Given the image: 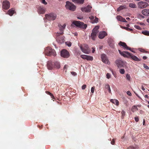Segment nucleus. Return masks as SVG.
<instances>
[{"label": "nucleus", "instance_id": "obj_42", "mask_svg": "<svg viewBox=\"0 0 149 149\" xmlns=\"http://www.w3.org/2000/svg\"><path fill=\"white\" fill-rule=\"evenodd\" d=\"M89 18L92 21L94 19V17L93 16H91L89 17Z\"/></svg>", "mask_w": 149, "mask_h": 149}, {"label": "nucleus", "instance_id": "obj_64", "mask_svg": "<svg viewBox=\"0 0 149 149\" xmlns=\"http://www.w3.org/2000/svg\"><path fill=\"white\" fill-rule=\"evenodd\" d=\"M147 21L149 23V18L147 19Z\"/></svg>", "mask_w": 149, "mask_h": 149}, {"label": "nucleus", "instance_id": "obj_37", "mask_svg": "<svg viewBox=\"0 0 149 149\" xmlns=\"http://www.w3.org/2000/svg\"><path fill=\"white\" fill-rule=\"evenodd\" d=\"M135 28L136 29L138 30H141V28L138 25H135L134 26Z\"/></svg>", "mask_w": 149, "mask_h": 149}, {"label": "nucleus", "instance_id": "obj_28", "mask_svg": "<svg viewBox=\"0 0 149 149\" xmlns=\"http://www.w3.org/2000/svg\"><path fill=\"white\" fill-rule=\"evenodd\" d=\"M129 6L132 8H135L136 7V5L135 4L132 3H131L129 4Z\"/></svg>", "mask_w": 149, "mask_h": 149}, {"label": "nucleus", "instance_id": "obj_11", "mask_svg": "<svg viewBox=\"0 0 149 149\" xmlns=\"http://www.w3.org/2000/svg\"><path fill=\"white\" fill-rule=\"evenodd\" d=\"M92 8V6L89 5H88L86 7L81 8V10L83 12H89L91 11V10Z\"/></svg>", "mask_w": 149, "mask_h": 149}, {"label": "nucleus", "instance_id": "obj_43", "mask_svg": "<svg viewBox=\"0 0 149 149\" xmlns=\"http://www.w3.org/2000/svg\"><path fill=\"white\" fill-rule=\"evenodd\" d=\"M68 66L67 65H64V69H66V70L65 71V72H66L67 70V68L68 67Z\"/></svg>", "mask_w": 149, "mask_h": 149}, {"label": "nucleus", "instance_id": "obj_44", "mask_svg": "<svg viewBox=\"0 0 149 149\" xmlns=\"http://www.w3.org/2000/svg\"><path fill=\"white\" fill-rule=\"evenodd\" d=\"M86 87V85L84 84L81 87V88L83 90H84L85 89Z\"/></svg>", "mask_w": 149, "mask_h": 149}, {"label": "nucleus", "instance_id": "obj_14", "mask_svg": "<svg viewBox=\"0 0 149 149\" xmlns=\"http://www.w3.org/2000/svg\"><path fill=\"white\" fill-rule=\"evenodd\" d=\"M118 45L123 47L124 48L126 49L127 50H131L130 48L129 47L125 42L120 41L118 43Z\"/></svg>", "mask_w": 149, "mask_h": 149}, {"label": "nucleus", "instance_id": "obj_3", "mask_svg": "<svg viewBox=\"0 0 149 149\" xmlns=\"http://www.w3.org/2000/svg\"><path fill=\"white\" fill-rule=\"evenodd\" d=\"M80 47L81 51L85 54H88L91 52V49L86 44L81 45Z\"/></svg>", "mask_w": 149, "mask_h": 149}, {"label": "nucleus", "instance_id": "obj_10", "mask_svg": "<svg viewBox=\"0 0 149 149\" xmlns=\"http://www.w3.org/2000/svg\"><path fill=\"white\" fill-rule=\"evenodd\" d=\"M47 65V68L49 70H52L55 67L54 64V62H52V61H48Z\"/></svg>", "mask_w": 149, "mask_h": 149}, {"label": "nucleus", "instance_id": "obj_31", "mask_svg": "<svg viewBox=\"0 0 149 149\" xmlns=\"http://www.w3.org/2000/svg\"><path fill=\"white\" fill-rule=\"evenodd\" d=\"M98 21V18L95 17V19L93 21H91V23L93 24L97 23Z\"/></svg>", "mask_w": 149, "mask_h": 149}, {"label": "nucleus", "instance_id": "obj_36", "mask_svg": "<svg viewBox=\"0 0 149 149\" xmlns=\"http://www.w3.org/2000/svg\"><path fill=\"white\" fill-rule=\"evenodd\" d=\"M66 45L68 46V47H70L71 45V43L70 42H65Z\"/></svg>", "mask_w": 149, "mask_h": 149}, {"label": "nucleus", "instance_id": "obj_24", "mask_svg": "<svg viewBox=\"0 0 149 149\" xmlns=\"http://www.w3.org/2000/svg\"><path fill=\"white\" fill-rule=\"evenodd\" d=\"M54 67L57 68H59L60 67V64L59 62L56 61L54 62Z\"/></svg>", "mask_w": 149, "mask_h": 149}, {"label": "nucleus", "instance_id": "obj_15", "mask_svg": "<svg viewBox=\"0 0 149 149\" xmlns=\"http://www.w3.org/2000/svg\"><path fill=\"white\" fill-rule=\"evenodd\" d=\"M66 26V25L65 24H64L63 26H62L60 24H59L58 25V27L61 31V32H60L59 33H58V34H62L63 33V29L65 28Z\"/></svg>", "mask_w": 149, "mask_h": 149}, {"label": "nucleus", "instance_id": "obj_49", "mask_svg": "<svg viewBox=\"0 0 149 149\" xmlns=\"http://www.w3.org/2000/svg\"><path fill=\"white\" fill-rule=\"evenodd\" d=\"M42 3L45 5H46L47 4V3L45 1V0H42Z\"/></svg>", "mask_w": 149, "mask_h": 149}, {"label": "nucleus", "instance_id": "obj_13", "mask_svg": "<svg viewBox=\"0 0 149 149\" xmlns=\"http://www.w3.org/2000/svg\"><path fill=\"white\" fill-rule=\"evenodd\" d=\"M107 35V33L105 31H102L100 32L98 36V38L101 39L104 38V37Z\"/></svg>", "mask_w": 149, "mask_h": 149}, {"label": "nucleus", "instance_id": "obj_25", "mask_svg": "<svg viewBox=\"0 0 149 149\" xmlns=\"http://www.w3.org/2000/svg\"><path fill=\"white\" fill-rule=\"evenodd\" d=\"M73 2L74 3H77L79 4H83L84 2V0H72Z\"/></svg>", "mask_w": 149, "mask_h": 149}, {"label": "nucleus", "instance_id": "obj_53", "mask_svg": "<svg viewBox=\"0 0 149 149\" xmlns=\"http://www.w3.org/2000/svg\"><path fill=\"white\" fill-rule=\"evenodd\" d=\"M139 148L138 146H134V149H138Z\"/></svg>", "mask_w": 149, "mask_h": 149}, {"label": "nucleus", "instance_id": "obj_40", "mask_svg": "<svg viewBox=\"0 0 149 149\" xmlns=\"http://www.w3.org/2000/svg\"><path fill=\"white\" fill-rule=\"evenodd\" d=\"M71 73L74 76H75L77 75V73L74 72H71Z\"/></svg>", "mask_w": 149, "mask_h": 149}, {"label": "nucleus", "instance_id": "obj_5", "mask_svg": "<svg viewBox=\"0 0 149 149\" xmlns=\"http://www.w3.org/2000/svg\"><path fill=\"white\" fill-rule=\"evenodd\" d=\"M115 63L117 66L119 68L122 67L125 68L126 66V62L120 60H117L115 61Z\"/></svg>", "mask_w": 149, "mask_h": 149}, {"label": "nucleus", "instance_id": "obj_16", "mask_svg": "<svg viewBox=\"0 0 149 149\" xmlns=\"http://www.w3.org/2000/svg\"><path fill=\"white\" fill-rule=\"evenodd\" d=\"M38 12L39 14H44L45 11V9L43 7L40 6L38 8Z\"/></svg>", "mask_w": 149, "mask_h": 149}, {"label": "nucleus", "instance_id": "obj_38", "mask_svg": "<svg viewBox=\"0 0 149 149\" xmlns=\"http://www.w3.org/2000/svg\"><path fill=\"white\" fill-rule=\"evenodd\" d=\"M95 89V87L94 86H93L91 88V91L92 93H94Z\"/></svg>", "mask_w": 149, "mask_h": 149}, {"label": "nucleus", "instance_id": "obj_7", "mask_svg": "<svg viewBox=\"0 0 149 149\" xmlns=\"http://www.w3.org/2000/svg\"><path fill=\"white\" fill-rule=\"evenodd\" d=\"M45 17L46 19L49 20H54L56 18V15L53 13H51L49 14H46Z\"/></svg>", "mask_w": 149, "mask_h": 149}, {"label": "nucleus", "instance_id": "obj_35", "mask_svg": "<svg viewBox=\"0 0 149 149\" xmlns=\"http://www.w3.org/2000/svg\"><path fill=\"white\" fill-rule=\"evenodd\" d=\"M126 77L127 79L128 80L130 81V74H127L126 75Z\"/></svg>", "mask_w": 149, "mask_h": 149}, {"label": "nucleus", "instance_id": "obj_34", "mask_svg": "<svg viewBox=\"0 0 149 149\" xmlns=\"http://www.w3.org/2000/svg\"><path fill=\"white\" fill-rule=\"evenodd\" d=\"M119 72L121 74H124L125 72V70L124 69H120L119 70Z\"/></svg>", "mask_w": 149, "mask_h": 149}, {"label": "nucleus", "instance_id": "obj_51", "mask_svg": "<svg viewBox=\"0 0 149 149\" xmlns=\"http://www.w3.org/2000/svg\"><path fill=\"white\" fill-rule=\"evenodd\" d=\"M127 149H134L133 146H130L127 148Z\"/></svg>", "mask_w": 149, "mask_h": 149}, {"label": "nucleus", "instance_id": "obj_57", "mask_svg": "<svg viewBox=\"0 0 149 149\" xmlns=\"http://www.w3.org/2000/svg\"><path fill=\"white\" fill-rule=\"evenodd\" d=\"M139 24L141 25H144L145 24L143 23H140Z\"/></svg>", "mask_w": 149, "mask_h": 149}, {"label": "nucleus", "instance_id": "obj_60", "mask_svg": "<svg viewBox=\"0 0 149 149\" xmlns=\"http://www.w3.org/2000/svg\"><path fill=\"white\" fill-rule=\"evenodd\" d=\"M147 58V56H143V59L144 60H145Z\"/></svg>", "mask_w": 149, "mask_h": 149}, {"label": "nucleus", "instance_id": "obj_23", "mask_svg": "<svg viewBox=\"0 0 149 149\" xmlns=\"http://www.w3.org/2000/svg\"><path fill=\"white\" fill-rule=\"evenodd\" d=\"M129 57V58L135 61H140V59L138 58L137 56H127Z\"/></svg>", "mask_w": 149, "mask_h": 149}, {"label": "nucleus", "instance_id": "obj_1", "mask_svg": "<svg viewBox=\"0 0 149 149\" xmlns=\"http://www.w3.org/2000/svg\"><path fill=\"white\" fill-rule=\"evenodd\" d=\"M44 52L45 55L47 56H56V55L55 50L52 49L49 47L46 48Z\"/></svg>", "mask_w": 149, "mask_h": 149}, {"label": "nucleus", "instance_id": "obj_19", "mask_svg": "<svg viewBox=\"0 0 149 149\" xmlns=\"http://www.w3.org/2000/svg\"><path fill=\"white\" fill-rule=\"evenodd\" d=\"M57 40L58 42L59 43H63L65 41L64 37L62 36L58 38L57 39Z\"/></svg>", "mask_w": 149, "mask_h": 149}, {"label": "nucleus", "instance_id": "obj_21", "mask_svg": "<svg viewBox=\"0 0 149 149\" xmlns=\"http://www.w3.org/2000/svg\"><path fill=\"white\" fill-rule=\"evenodd\" d=\"M117 19L120 22H127L126 21V19L121 17L120 16L118 15L116 17Z\"/></svg>", "mask_w": 149, "mask_h": 149}, {"label": "nucleus", "instance_id": "obj_22", "mask_svg": "<svg viewBox=\"0 0 149 149\" xmlns=\"http://www.w3.org/2000/svg\"><path fill=\"white\" fill-rule=\"evenodd\" d=\"M81 58L84 60L87 61H92L93 59V56H81Z\"/></svg>", "mask_w": 149, "mask_h": 149}, {"label": "nucleus", "instance_id": "obj_41", "mask_svg": "<svg viewBox=\"0 0 149 149\" xmlns=\"http://www.w3.org/2000/svg\"><path fill=\"white\" fill-rule=\"evenodd\" d=\"M143 67L147 70L149 69V67L145 64H143Z\"/></svg>", "mask_w": 149, "mask_h": 149}, {"label": "nucleus", "instance_id": "obj_26", "mask_svg": "<svg viewBox=\"0 0 149 149\" xmlns=\"http://www.w3.org/2000/svg\"><path fill=\"white\" fill-rule=\"evenodd\" d=\"M14 13V10L13 8H12L11 9L9 10L8 11V14L10 16L13 15Z\"/></svg>", "mask_w": 149, "mask_h": 149}, {"label": "nucleus", "instance_id": "obj_47", "mask_svg": "<svg viewBox=\"0 0 149 149\" xmlns=\"http://www.w3.org/2000/svg\"><path fill=\"white\" fill-rule=\"evenodd\" d=\"M111 143L112 145H114L115 143V140L114 139H113L112 141L111 142Z\"/></svg>", "mask_w": 149, "mask_h": 149}, {"label": "nucleus", "instance_id": "obj_54", "mask_svg": "<svg viewBox=\"0 0 149 149\" xmlns=\"http://www.w3.org/2000/svg\"><path fill=\"white\" fill-rule=\"evenodd\" d=\"M122 28H123L124 29H125V30H127L128 27H125V26H123L122 27Z\"/></svg>", "mask_w": 149, "mask_h": 149}, {"label": "nucleus", "instance_id": "obj_63", "mask_svg": "<svg viewBox=\"0 0 149 149\" xmlns=\"http://www.w3.org/2000/svg\"><path fill=\"white\" fill-rule=\"evenodd\" d=\"M126 19L127 20H129L130 19L129 17H127L126 18Z\"/></svg>", "mask_w": 149, "mask_h": 149}, {"label": "nucleus", "instance_id": "obj_33", "mask_svg": "<svg viewBox=\"0 0 149 149\" xmlns=\"http://www.w3.org/2000/svg\"><path fill=\"white\" fill-rule=\"evenodd\" d=\"M125 7L123 6H120L117 9V11H119L123 9L124 8H125Z\"/></svg>", "mask_w": 149, "mask_h": 149}, {"label": "nucleus", "instance_id": "obj_58", "mask_svg": "<svg viewBox=\"0 0 149 149\" xmlns=\"http://www.w3.org/2000/svg\"><path fill=\"white\" fill-rule=\"evenodd\" d=\"M145 98H149V97L148 96V95H146L145 96Z\"/></svg>", "mask_w": 149, "mask_h": 149}, {"label": "nucleus", "instance_id": "obj_50", "mask_svg": "<svg viewBox=\"0 0 149 149\" xmlns=\"http://www.w3.org/2000/svg\"><path fill=\"white\" fill-rule=\"evenodd\" d=\"M45 93L46 94H47L48 95H50L52 93H50L48 91H46Z\"/></svg>", "mask_w": 149, "mask_h": 149}, {"label": "nucleus", "instance_id": "obj_8", "mask_svg": "<svg viewBox=\"0 0 149 149\" xmlns=\"http://www.w3.org/2000/svg\"><path fill=\"white\" fill-rule=\"evenodd\" d=\"M137 6L139 8L143 9L148 6L149 4L146 2L140 1L138 2Z\"/></svg>", "mask_w": 149, "mask_h": 149}, {"label": "nucleus", "instance_id": "obj_18", "mask_svg": "<svg viewBox=\"0 0 149 149\" xmlns=\"http://www.w3.org/2000/svg\"><path fill=\"white\" fill-rule=\"evenodd\" d=\"M101 59L103 63L107 64H109V60L106 56H102Z\"/></svg>", "mask_w": 149, "mask_h": 149}, {"label": "nucleus", "instance_id": "obj_27", "mask_svg": "<svg viewBox=\"0 0 149 149\" xmlns=\"http://www.w3.org/2000/svg\"><path fill=\"white\" fill-rule=\"evenodd\" d=\"M111 102L116 105L118 106L119 104V102L117 100H111Z\"/></svg>", "mask_w": 149, "mask_h": 149}, {"label": "nucleus", "instance_id": "obj_45", "mask_svg": "<svg viewBox=\"0 0 149 149\" xmlns=\"http://www.w3.org/2000/svg\"><path fill=\"white\" fill-rule=\"evenodd\" d=\"M127 94L130 96H132V94L129 91H127Z\"/></svg>", "mask_w": 149, "mask_h": 149}, {"label": "nucleus", "instance_id": "obj_39", "mask_svg": "<svg viewBox=\"0 0 149 149\" xmlns=\"http://www.w3.org/2000/svg\"><path fill=\"white\" fill-rule=\"evenodd\" d=\"M106 77L107 78L109 79L111 77V75L109 73H107L106 74Z\"/></svg>", "mask_w": 149, "mask_h": 149}, {"label": "nucleus", "instance_id": "obj_30", "mask_svg": "<svg viewBox=\"0 0 149 149\" xmlns=\"http://www.w3.org/2000/svg\"><path fill=\"white\" fill-rule=\"evenodd\" d=\"M142 33L144 35H146L148 36H149V31H143L142 32Z\"/></svg>", "mask_w": 149, "mask_h": 149}, {"label": "nucleus", "instance_id": "obj_20", "mask_svg": "<svg viewBox=\"0 0 149 149\" xmlns=\"http://www.w3.org/2000/svg\"><path fill=\"white\" fill-rule=\"evenodd\" d=\"M142 14L145 16H149V9H145L142 11Z\"/></svg>", "mask_w": 149, "mask_h": 149}, {"label": "nucleus", "instance_id": "obj_4", "mask_svg": "<svg viewBox=\"0 0 149 149\" xmlns=\"http://www.w3.org/2000/svg\"><path fill=\"white\" fill-rule=\"evenodd\" d=\"M66 3L65 7L66 9L72 11L75 10L76 6L72 3L67 1Z\"/></svg>", "mask_w": 149, "mask_h": 149}, {"label": "nucleus", "instance_id": "obj_52", "mask_svg": "<svg viewBox=\"0 0 149 149\" xmlns=\"http://www.w3.org/2000/svg\"><path fill=\"white\" fill-rule=\"evenodd\" d=\"M50 96L51 97V98H52L53 99H55V97L52 94L50 95Z\"/></svg>", "mask_w": 149, "mask_h": 149}, {"label": "nucleus", "instance_id": "obj_12", "mask_svg": "<svg viewBox=\"0 0 149 149\" xmlns=\"http://www.w3.org/2000/svg\"><path fill=\"white\" fill-rule=\"evenodd\" d=\"M69 52L66 49H63L61 52V56H69Z\"/></svg>", "mask_w": 149, "mask_h": 149}, {"label": "nucleus", "instance_id": "obj_9", "mask_svg": "<svg viewBox=\"0 0 149 149\" xmlns=\"http://www.w3.org/2000/svg\"><path fill=\"white\" fill-rule=\"evenodd\" d=\"M10 6L9 2L7 1H4L3 3L2 7L3 8L7 10L8 9Z\"/></svg>", "mask_w": 149, "mask_h": 149}, {"label": "nucleus", "instance_id": "obj_59", "mask_svg": "<svg viewBox=\"0 0 149 149\" xmlns=\"http://www.w3.org/2000/svg\"><path fill=\"white\" fill-rule=\"evenodd\" d=\"M107 89L108 90V91H109V93H111V89H110V88H109L108 89Z\"/></svg>", "mask_w": 149, "mask_h": 149}, {"label": "nucleus", "instance_id": "obj_32", "mask_svg": "<svg viewBox=\"0 0 149 149\" xmlns=\"http://www.w3.org/2000/svg\"><path fill=\"white\" fill-rule=\"evenodd\" d=\"M121 113L122 114L121 118L122 119H123L125 116V112L124 110H122L121 112Z\"/></svg>", "mask_w": 149, "mask_h": 149}, {"label": "nucleus", "instance_id": "obj_61", "mask_svg": "<svg viewBox=\"0 0 149 149\" xmlns=\"http://www.w3.org/2000/svg\"><path fill=\"white\" fill-rule=\"evenodd\" d=\"M141 52H145V50L143 49H141V50H140Z\"/></svg>", "mask_w": 149, "mask_h": 149}, {"label": "nucleus", "instance_id": "obj_2", "mask_svg": "<svg viewBox=\"0 0 149 149\" xmlns=\"http://www.w3.org/2000/svg\"><path fill=\"white\" fill-rule=\"evenodd\" d=\"M73 25H74L79 28L83 29H86L87 27V25L86 24H84L83 22L79 21H73L71 24V26H73Z\"/></svg>", "mask_w": 149, "mask_h": 149}, {"label": "nucleus", "instance_id": "obj_48", "mask_svg": "<svg viewBox=\"0 0 149 149\" xmlns=\"http://www.w3.org/2000/svg\"><path fill=\"white\" fill-rule=\"evenodd\" d=\"M135 120L136 122H138L139 120V118L138 117H135Z\"/></svg>", "mask_w": 149, "mask_h": 149}, {"label": "nucleus", "instance_id": "obj_17", "mask_svg": "<svg viewBox=\"0 0 149 149\" xmlns=\"http://www.w3.org/2000/svg\"><path fill=\"white\" fill-rule=\"evenodd\" d=\"M118 51L120 54L122 56H132L128 52H121L120 50H118Z\"/></svg>", "mask_w": 149, "mask_h": 149}, {"label": "nucleus", "instance_id": "obj_55", "mask_svg": "<svg viewBox=\"0 0 149 149\" xmlns=\"http://www.w3.org/2000/svg\"><path fill=\"white\" fill-rule=\"evenodd\" d=\"M133 30L132 29H130L128 27L127 31H131Z\"/></svg>", "mask_w": 149, "mask_h": 149}, {"label": "nucleus", "instance_id": "obj_6", "mask_svg": "<svg viewBox=\"0 0 149 149\" xmlns=\"http://www.w3.org/2000/svg\"><path fill=\"white\" fill-rule=\"evenodd\" d=\"M99 28V26H97L92 30L91 38L93 40H95V39L97 34L98 32V29Z\"/></svg>", "mask_w": 149, "mask_h": 149}, {"label": "nucleus", "instance_id": "obj_62", "mask_svg": "<svg viewBox=\"0 0 149 149\" xmlns=\"http://www.w3.org/2000/svg\"><path fill=\"white\" fill-rule=\"evenodd\" d=\"M141 88L143 91H144L145 90V88H144V87H143V86H142Z\"/></svg>", "mask_w": 149, "mask_h": 149}, {"label": "nucleus", "instance_id": "obj_29", "mask_svg": "<svg viewBox=\"0 0 149 149\" xmlns=\"http://www.w3.org/2000/svg\"><path fill=\"white\" fill-rule=\"evenodd\" d=\"M131 110L133 112H134L136 110H137V108L136 106L135 105L133 106Z\"/></svg>", "mask_w": 149, "mask_h": 149}, {"label": "nucleus", "instance_id": "obj_56", "mask_svg": "<svg viewBox=\"0 0 149 149\" xmlns=\"http://www.w3.org/2000/svg\"><path fill=\"white\" fill-rule=\"evenodd\" d=\"M92 53H94L95 51V48H94L93 47L92 48Z\"/></svg>", "mask_w": 149, "mask_h": 149}, {"label": "nucleus", "instance_id": "obj_46", "mask_svg": "<svg viewBox=\"0 0 149 149\" xmlns=\"http://www.w3.org/2000/svg\"><path fill=\"white\" fill-rule=\"evenodd\" d=\"M105 88L107 89H108L110 88V86L108 84H106L105 85Z\"/></svg>", "mask_w": 149, "mask_h": 149}]
</instances>
